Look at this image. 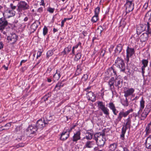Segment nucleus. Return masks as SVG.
Returning <instances> with one entry per match:
<instances>
[{"mask_svg":"<svg viewBox=\"0 0 151 151\" xmlns=\"http://www.w3.org/2000/svg\"><path fill=\"white\" fill-rule=\"evenodd\" d=\"M120 57L117 58V66H119L120 69V71L124 72L125 70V65L123 60L120 59Z\"/></svg>","mask_w":151,"mask_h":151,"instance_id":"nucleus-12","label":"nucleus"},{"mask_svg":"<svg viewBox=\"0 0 151 151\" xmlns=\"http://www.w3.org/2000/svg\"><path fill=\"white\" fill-rule=\"evenodd\" d=\"M148 63V61L147 60H142V63L143 65L147 66Z\"/></svg>","mask_w":151,"mask_h":151,"instance_id":"nucleus-52","label":"nucleus"},{"mask_svg":"<svg viewBox=\"0 0 151 151\" xmlns=\"http://www.w3.org/2000/svg\"><path fill=\"white\" fill-rule=\"evenodd\" d=\"M141 112H140L139 113V115H138V113H133V115L135 116V117H136L137 116H138L139 118H140V113Z\"/></svg>","mask_w":151,"mask_h":151,"instance_id":"nucleus-62","label":"nucleus"},{"mask_svg":"<svg viewBox=\"0 0 151 151\" xmlns=\"http://www.w3.org/2000/svg\"><path fill=\"white\" fill-rule=\"evenodd\" d=\"M134 91V89L132 88H128L126 90L124 89V96L127 98L129 96H132Z\"/></svg>","mask_w":151,"mask_h":151,"instance_id":"nucleus-15","label":"nucleus"},{"mask_svg":"<svg viewBox=\"0 0 151 151\" xmlns=\"http://www.w3.org/2000/svg\"><path fill=\"white\" fill-rule=\"evenodd\" d=\"M145 101L143 99V97H142L140 101L139 109L138 112V114L139 115L140 112H141L145 107Z\"/></svg>","mask_w":151,"mask_h":151,"instance_id":"nucleus-23","label":"nucleus"},{"mask_svg":"<svg viewBox=\"0 0 151 151\" xmlns=\"http://www.w3.org/2000/svg\"><path fill=\"white\" fill-rule=\"evenodd\" d=\"M104 134L101 132L96 133H95L93 136V139H94L96 141H98V140L101 139H100L102 138L103 137H104Z\"/></svg>","mask_w":151,"mask_h":151,"instance_id":"nucleus-19","label":"nucleus"},{"mask_svg":"<svg viewBox=\"0 0 151 151\" xmlns=\"http://www.w3.org/2000/svg\"><path fill=\"white\" fill-rule=\"evenodd\" d=\"M64 86V84L62 83V82H59L55 86V88L57 90H59L61 87H63Z\"/></svg>","mask_w":151,"mask_h":151,"instance_id":"nucleus-35","label":"nucleus"},{"mask_svg":"<svg viewBox=\"0 0 151 151\" xmlns=\"http://www.w3.org/2000/svg\"><path fill=\"white\" fill-rule=\"evenodd\" d=\"M133 111V109H131L125 112H124L122 111H120L117 118L115 120V123L116 125L119 122L121 121L122 117L125 118L130 113L132 112Z\"/></svg>","mask_w":151,"mask_h":151,"instance_id":"nucleus-1","label":"nucleus"},{"mask_svg":"<svg viewBox=\"0 0 151 151\" xmlns=\"http://www.w3.org/2000/svg\"><path fill=\"white\" fill-rule=\"evenodd\" d=\"M122 147L123 149V151H129V150L126 147L123 146H122Z\"/></svg>","mask_w":151,"mask_h":151,"instance_id":"nucleus-60","label":"nucleus"},{"mask_svg":"<svg viewBox=\"0 0 151 151\" xmlns=\"http://www.w3.org/2000/svg\"><path fill=\"white\" fill-rule=\"evenodd\" d=\"M10 7L11 8V9L13 10H14L16 8V6L14 5V4L12 3L10 4Z\"/></svg>","mask_w":151,"mask_h":151,"instance_id":"nucleus-53","label":"nucleus"},{"mask_svg":"<svg viewBox=\"0 0 151 151\" xmlns=\"http://www.w3.org/2000/svg\"><path fill=\"white\" fill-rule=\"evenodd\" d=\"M108 107L110 109L112 110L113 113L114 115H116L118 112L114 104L112 102H110L109 104Z\"/></svg>","mask_w":151,"mask_h":151,"instance_id":"nucleus-18","label":"nucleus"},{"mask_svg":"<svg viewBox=\"0 0 151 151\" xmlns=\"http://www.w3.org/2000/svg\"><path fill=\"white\" fill-rule=\"evenodd\" d=\"M148 2H146L145 4L144 5L143 8V9H144V10H145L147 9V8L148 7Z\"/></svg>","mask_w":151,"mask_h":151,"instance_id":"nucleus-54","label":"nucleus"},{"mask_svg":"<svg viewBox=\"0 0 151 151\" xmlns=\"http://www.w3.org/2000/svg\"><path fill=\"white\" fill-rule=\"evenodd\" d=\"M17 10L20 12L23 10H25L28 9L29 8V6L27 4L25 1H20L17 5Z\"/></svg>","mask_w":151,"mask_h":151,"instance_id":"nucleus-4","label":"nucleus"},{"mask_svg":"<svg viewBox=\"0 0 151 151\" xmlns=\"http://www.w3.org/2000/svg\"><path fill=\"white\" fill-rule=\"evenodd\" d=\"M16 12L10 8H6L4 10L3 13L4 17L6 18H9L14 16Z\"/></svg>","mask_w":151,"mask_h":151,"instance_id":"nucleus-3","label":"nucleus"},{"mask_svg":"<svg viewBox=\"0 0 151 151\" xmlns=\"http://www.w3.org/2000/svg\"><path fill=\"white\" fill-rule=\"evenodd\" d=\"M60 77V72H58L57 70H56V73L53 76V77L55 78V80H58Z\"/></svg>","mask_w":151,"mask_h":151,"instance_id":"nucleus-38","label":"nucleus"},{"mask_svg":"<svg viewBox=\"0 0 151 151\" xmlns=\"http://www.w3.org/2000/svg\"><path fill=\"white\" fill-rule=\"evenodd\" d=\"M96 142L97 145L100 147H103L106 141V139L103 137L102 138L100 139Z\"/></svg>","mask_w":151,"mask_h":151,"instance_id":"nucleus-20","label":"nucleus"},{"mask_svg":"<svg viewBox=\"0 0 151 151\" xmlns=\"http://www.w3.org/2000/svg\"><path fill=\"white\" fill-rule=\"evenodd\" d=\"M99 19V16H97L94 15L92 17L91 19V21L93 23L96 22Z\"/></svg>","mask_w":151,"mask_h":151,"instance_id":"nucleus-32","label":"nucleus"},{"mask_svg":"<svg viewBox=\"0 0 151 151\" xmlns=\"http://www.w3.org/2000/svg\"><path fill=\"white\" fill-rule=\"evenodd\" d=\"M71 50V47L69 46L68 47L65 48L63 51L64 53V54H66L68 53Z\"/></svg>","mask_w":151,"mask_h":151,"instance_id":"nucleus-37","label":"nucleus"},{"mask_svg":"<svg viewBox=\"0 0 151 151\" xmlns=\"http://www.w3.org/2000/svg\"><path fill=\"white\" fill-rule=\"evenodd\" d=\"M95 142L93 141H87L86 143L84 148H91L95 145Z\"/></svg>","mask_w":151,"mask_h":151,"instance_id":"nucleus-24","label":"nucleus"},{"mask_svg":"<svg viewBox=\"0 0 151 151\" xmlns=\"http://www.w3.org/2000/svg\"><path fill=\"white\" fill-rule=\"evenodd\" d=\"M40 5L45 6V3H44V0H41L40 2Z\"/></svg>","mask_w":151,"mask_h":151,"instance_id":"nucleus-56","label":"nucleus"},{"mask_svg":"<svg viewBox=\"0 0 151 151\" xmlns=\"http://www.w3.org/2000/svg\"><path fill=\"white\" fill-rule=\"evenodd\" d=\"M94 15L99 16V14L100 12V8L98 6L95 9Z\"/></svg>","mask_w":151,"mask_h":151,"instance_id":"nucleus-39","label":"nucleus"},{"mask_svg":"<svg viewBox=\"0 0 151 151\" xmlns=\"http://www.w3.org/2000/svg\"><path fill=\"white\" fill-rule=\"evenodd\" d=\"M120 26L124 27L126 24V22L125 21L124 19H122L120 22Z\"/></svg>","mask_w":151,"mask_h":151,"instance_id":"nucleus-47","label":"nucleus"},{"mask_svg":"<svg viewBox=\"0 0 151 151\" xmlns=\"http://www.w3.org/2000/svg\"><path fill=\"white\" fill-rule=\"evenodd\" d=\"M145 144L146 147L147 149H151V139H146Z\"/></svg>","mask_w":151,"mask_h":151,"instance_id":"nucleus-31","label":"nucleus"},{"mask_svg":"<svg viewBox=\"0 0 151 151\" xmlns=\"http://www.w3.org/2000/svg\"><path fill=\"white\" fill-rule=\"evenodd\" d=\"M149 35L148 32L142 33L140 36V40L141 41L145 42L147 41Z\"/></svg>","mask_w":151,"mask_h":151,"instance_id":"nucleus-21","label":"nucleus"},{"mask_svg":"<svg viewBox=\"0 0 151 151\" xmlns=\"http://www.w3.org/2000/svg\"><path fill=\"white\" fill-rule=\"evenodd\" d=\"M43 11V8L42 7H40L37 10V12H38L41 13Z\"/></svg>","mask_w":151,"mask_h":151,"instance_id":"nucleus-55","label":"nucleus"},{"mask_svg":"<svg viewBox=\"0 0 151 151\" xmlns=\"http://www.w3.org/2000/svg\"><path fill=\"white\" fill-rule=\"evenodd\" d=\"M49 118L51 117V116H50L49 117ZM43 120H44V122H46L47 123V125H48L49 124V122L51 120V119L49 118V119H47V118H42Z\"/></svg>","mask_w":151,"mask_h":151,"instance_id":"nucleus-48","label":"nucleus"},{"mask_svg":"<svg viewBox=\"0 0 151 151\" xmlns=\"http://www.w3.org/2000/svg\"><path fill=\"white\" fill-rule=\"evenodd\" d=\"M110 69L111 71H112L113 72L114 75H115L116 76V71L114 70L112 68H110Z\"/></svg>","mask_w":151,"mask_h":151,"instance_id":"nucleus-58","label":"nucleus"},{"mask_svg":"<svg viewBox=\"0 0 151 151\" xmlns=\"http://www.w3.org/2000/svg\"><path fill=\"white\" fill-rule=\"evenodd\" d=\"M97 104L98 108L100 109L104 114L107 115L109 114V109L105 107L104 104L103 102L98 101L97 102Z\"/></svg>","mask_w":151,"mask_h":151,"instance_id":"nucleus-6","label":"nucleus"},{"mask_svg":"<svg viewBox=\"0 0 151 151\" xmlns=\"http://www.w3.org/2000/svg\"><path fill=\"white\" fill-rule=\"evenodd\" d=\"M135 52L134 48L128 46L126 50L127 57H131L133 56Z\"/></svg>","mask_w":151,"mask_h":151,"instance_id":"nucleus-17","label":"nucleus"},{"mask_svg":"<svg viewBox=\"0 0 151 151\" xmlns=\"http://www.w3.org/2000/svg\"><path fill=\"white\" fill-rule=\"evenodd\" d=\"M53 54V51L52 50L48 51L47 53V57H50Z\"/></svg>","mask_w":151,"mask_h":151,"instance_id":"nucleus-50","label":"nucleus"},{"mask_svg":"<svg viewBox=\"0 0 151 151\" xmlns=\"http://www.w3.org/2000/svg\"><path fill=\"white\" fill-rule=\"evenodd\" d=\"M81 131L80 130L76 131L73 133V135L71 138V140L73 142L77 143L78 141L81 139Z\"/></svg>","mask_w":151,"mask_h":151,"instance_id":"nucleus-9","label":"nucleus"},{"mask_svg":"<svg viewBox=\"0 0 151 151\" xmlns=\"http://www.w3.org/2000/svg\"><path fill=\"white\" fill-rule=\"evenodd\" d=\"M8 22L4 18H0V30L2 32L7 25Z\"/></svg>","mask_w":151,"mask_h":151,"instance_id":"nucleus-13","label":"nucleus"},{"mask_svg":"<svg viewBox=\"0 0 151 151\" xmlns=\"http://www.w3.org/2000/svg\"><path fill=\"white\" fill-rule=\"evenodd\" d=\"M55 10V9L54 8H52L49 7L47 8V11L50 13H52L54 12Z\"/></svg>","mask_w":151,"mask_h":151,"instance_id":"nucleus-43","label":"nucleus"},{"mask_svg":"<svg viewBox=\"0 0 151 151\" xmlns=\"http://www.w3.org/2000/svg\"><path fill=\"white\" fill-rule=\"evenodd\" d=\"M65 134H63V132L61 134V136L60 138V139L62 141H65L68 138H65Z\"/></svg>","mask_w":151,"mask_h":151,"instance_id":"nucleus-44","label":"nucleus"},{"mask_svg":"<svg viewBox=\"0 0 151 151\" xmlns=\"http://www.w3.org/2000/svg\"><path fill=\"white\" fill-rule=\"evenodd\" d=\"M4 47V44L2 42H0V50L2 49Z\"/></svg>","mask_w":151,"mask_h":151,"instance_id":"nucleus-61","label":"nucleus"},{"mask_svg":"<svg viewBox=\"0 0 151 151\" xmlns=\"http://www.w3.org/2000/svg\"><path fill=\"white\" fill-rule=\"evenodd\" d=\"M47 125V123L46 122H44V120L42 119H39L36 124V126L39 132Z\"/></svg>","mask_w":151,"mask_h":151,"instance_id":"nucleus-7","label":"nucleus"},{"mask_svg":"<svg viewBox=\"0 0 151 151\" xmlns=\"http://www.w3.org/2000/svg\"><path fill=\"white\" fill-rule=\"evenodd\" d=\"M122 104L124 106H127L129 105V103L127 98L125 99H122L121 101Z\"/></svg>","mask_w":151,"mask_h":151,"instance_id":"nucleus-34","label":"nucleus"},{"mask_svg":"<svg viewBox=\"0 0 151 151\" xmlns=\"http://www.w3.org/2000/svg\"><path fill=\"white\" fill-rule=\"evenodd\" d=\"M150 27L148 29V30H147V31L149 34H151V25H150Z\"/></svg>","mask_w":151,"mask_h":151,"instance_id":"nucleus-63","label":"nucleus"},{"mask_svg":"<svg viewBox=\"0 0 151 151\" xmlns=\"http://www.w3.org/2000/svg\"><path fill=\"white\" fill-rule=\"evenodd\" d=\"M145 131L146 134H148L151 132V127H146Z\"/></svg>","mask_w":151,"mask_h":151,"instance_id":"nucleus-41","label":"nucleus"},{"mask_svg":"<svg viewBox=\"0 0 151 151\" xmlns=\"http://www.w3.org/2000/svg\"><path fill=\"white\" fill-rule=\"evenodd\" d=\"M126 2L124 5L126 8V12L127 14L132 11L134 8V4L133 0H126Z\"/></svg>","mask_w":151,"mask_h":151,"instance_id":"nucleus-2","label":"nucleus"},{"mask_svg":"<svg viewBox=\"0 0 151 151\" xmlns=\"http://www.w3.org/2000/svg\"><path fill=\"white\" fill-rule=\"evenodd\" d=\"M124 126H123V127H124V128H127V129L128 128H130L131 125V121L129 116L128 117L124 120Z\"/></svg>","mask_w":151,"mask_h":151,"instance_id":"nucleus-22","label":"nucleus"},{"mask_svg":"<svg viewBox=\"0 0 151 151\" xmlns=\"http://www.w3.org/2000/svg\"><path fill=\"white\" fill-rule=\"evenodd\" d=\"M81 54L79 52H78L76 55V57H81Z\"/></svg>","mask_w":151,"mask_h":151,"instance_id":"nucleus-64","label":"nucleus"},{"mask_svg":"<svg viewBox=\"0 0 151 151\" xmlns=\"http://www.w3.org/2000/svg\"><path fill=\"white\" fill-rule=\"evenodd\" d=\"M127 129V128H124V127H123L122 128V132L120 134V137L122 140H124L125 134Z\"/></svg>","mask_w":151,"mask_h":151,"instance_id":"nucleus-28","label":"nucleus"},{"mask_svg":"<svg viewBox=\"0 0 151 151\" xmlns=\"http://www.w3.org/2000/svg\"><path fill=\"white\" fill-rule=\"evenodd\" d=\"M93 134L92 132H87L84 138L87 140H91L92 138Z\"/></svg>","mask_w":151,"mask_h":151,"instance_id":"nucleus-27","label":"nucleus"},{"mask_svg":"<svg viewBox=\"0 0 151 151\" xmlns=\"http://www.w3.org/2000/svg\"><path fill=\"white\" fill-rule=\"evenodd\" d=\"M17 38L18 37L15 33H12L7 37V40L8 42L13 44L17 41Z\"/></svg>","mask_w":151,"mask_h":151,"instance_id":"nucleus-10","label":"nucleus"},{"mask_svg":"<svg viewBox=\"0 0 151 151\" xmlns=\"http://www.w3.org/2000/svg\"><path fill=\"white\" fill-rule=\"evenodd\" d=\"M109 86V89L110 90L112 93L113 92V91L114 90V84H108Z\"/></svg>","mask_w":151,"mask_h":151,"instance_id":"nucleus-40","label":"nucleus"},{"mask_svg":"<svg viewBox=\"0 0 151 151\" xmlns=\"http://www.w3.org/2000/svg\"><path fill=\"white\" fill-rule=\"evenodd\" d=\"M149 113L145 111V109L141 114H140V118L141 120H144L148 114Z\"/></svg>","mask_w":151,"mask_h":151,"instance_id":"nucleus-25","label":"nucleus"},{"mask_svg":"<svg viewBox=\"0 0 151 151\" xmlns=\"http://www.w3.org/2000/svg\"><path fill=\"white\" fill-rule=\"evenodd\" d=\"M105 53V51L104 50H102L101 53L100 55L101 56H103L104 55V54Z\"/></svg>","mask_w":151,"mask_h":151,"instance_id":"nucleus-59","label":"nucleus"},{"mask_svg":"<svg viewBox=\"0 0 151 151\" xmlns=\"http://www.w3.org/2000/svg\"><path fill=\"white\" fill-rule=\"evenodd\" d=\"M115 80L113 77H111L109 81L108 84H114Z\"/></svg>","mask_w":151,"mask_h":151,"instance_id":"nucleus-42","label":"nucleus"},{"mask_svg":"<svg viewBox=\"0 0 151 151\" xmlns=\"http://www.w3.org/2000/svg\"><path fill=\"white\" fill-rule=\"evenodd\" d=\"M117 143H116L111 144L109 147V150L110 151H115L117 149Z\"/></svg>","mask_w":151,"mask_h":151,"instance_id":"nucleus-26","label":"nucleus"},{"mask_svg":"<svg viewBox=\"0 0 151 151\" xmlns=\"http://www.w3.org/2000/svg\"><path fill=\"white\" fill-rule=\"evenodd\" d=\"M48 32V29L47 27L46 26H45L43 31V34L44 35H45L47 34Z\"/></svg>","mask_w":151,"mask_h":151,"instance_id":"nucleus-46","label":"nucleus"},{"mask_svg":"<svg viewBox=\"0 0 151 151\" xmlns=\"http://www.w3.org/2000/svg\"><path fill=\"white\" fill-rule=\"evenodd\" d=\"M37 27L38 25L35 22L33 23L31 26L32 28L34 30H35L37 28Z\"/></svg>","mask_w":151,"mask_h":151,"instance_id":"nucleus-45","label":"nucleus"},{"mask_svg":"<svg viewBox=\"0 0 151 151\" xmlns=\"http://www.w3.org/2000/svg\"><path fill=\"white\" fill-rule=\"evenodd\" d=\"M123 80L120 78L117 77L115 80L114 85L117 88V89L119 90L122 86Z\"/></svg>","mask_w":151,"mask_h":151,"instance_id":"nucleus-11","label":"nucleus"},{"mask_svg":"<svg viewBox=\"0 0 151 151\" xmlns=\"http://www.w3.org/2000/svg\"><path fill=\"white\" fill-rule=\"evenodd\" d=\"M122 45L121 44H119L118 45L115 50V52L119 53L122 51Z\"/></svg>","mask_w":151,"mask_h":151,"instance_id":"nucleus-29","label":"nucleus"},{"mask_svg":"<svg viewBox=\"0 0 151 151\" xmlns=\"http://www.w3.org/2000/svg\"><path fill=\"white\" fill-rule=\"evenodd\" d=\"M79 46H80L81 48L82 47L81 43L80 42H79L78 44H76L73 47L72 51V53L73 54H75V49L77 48Z\"/></svg>","mask_w":151,"mask_h":151,"instance_id":"nucleus-30","label":"nucleus"},{"mask_svg":"<svg viewBox=\"0 0 151 151\" xmlns=\"http://www.w3.org/2000/svg\"><path fill=\"white\" fill-rule=\"evenodd\" d=\"M75 126H74L68 128H65L63 132V134H65V138H68L70 136V132L74 128Z\"/></svg>","mask_w":151,"mask_h":151,"instance_id":"nucleus-16","label":"nucleus"},{"mask_svg":"<svg viewBox=\"0 0 151 151\" xmlns=\"http://www.w3.org/2000/svg\"><path fill=\"white\" fill-rule=\"evenodd\" d=\"M49 118L51 117V116H50L49 117ZM43 120H44V122H46L47 123V125H48L49 124V122L51 120V119L49 118V119H47V118H42Z\"/></svg>","mask_w":151,"mask_h":151,"instance_id":"nucleus-49","label":"nucleus"},{"mask_svg":"<svg viewBox=\"0 0 151 151\" xmlns=\"http://www.w3.org/2000/svg\"><path fill=\"white\" fill-rule=\"evenodd\" d=\"M24 146V143H19L17 145V147H23Z\"/></svg>","mask_w":151,"mask_h":151,"instance_id":"nucleus-57","label":"nucleus"},{"mask_svg":"<svg viewBox=\"0 0 151 151\" xmlns=\"http://www.w3.org/2000/svg\"><path fill=\"white\" fill-rule=\"evenodd\" d=\"M90 88L88 87L85 89V91L87 92L86 93V95L87 96L88 100L93 102L96 101V97L93 92L91 91H88V90Z\"/></svg>","mask_w":151,"mask_h":151,"instance_id":"nucleus-8","label":"nucleus"},{"mask_svg":"<svg viewBox=\"0 0 151 151\" xmlns=\"http://www.w3.org/2000/svg\"><path fill=\"white\" fill-rule=\"evenodd\" d=\"M144 109L149 113L150 111L151 110V101L150 103L146 105Z\"/></svg>","mask_w":151,"mask_h":151,"instance_id":"nucleus-36","label":"nucleus"},{"mask_svg":"<svg viewBox=\"0 0 151 151\" xmlns=\"http://www.w3.org/2000/svg\"><path fill=\"white\" fill-rule=\"evenodd\" d=\"M151 17V9L145 15V17H148L149 19Z\"/></svg>","mask_w":151,"mask_h":151,"instance_id":"nucleus-51","label":"nucleus"},{"mask_svg":"<svg viewBox=\"0 0 151 151\" xmlns=\"http://www.w3.org/2000/svg\"><path fill=\"white\" fill-rule=\"evenodd\" d=\"M81 64L78 65L77 66V70L76 74V75H78L81 73L82 68H81Z\"/></svg>","mask_w":151,"mask_h":151,"instance_id":"nucleus-33","label":"nucleus"},{"mask_svg":"<svg viewBox=\"0 0 151 151\" xmlns=\"http://www.w3.org/2000/svg\"><path fill=\"white\" fill-rule=\"evenodd\" d=\"M150 27V24L148 22H147V24H140L137 28V34H138L140 33L141 32L145 30L147 32V30H148V29Z\"/></svg>","mask_w":151,"mask_h":151,"instance_id":"nucleus-5","label":"nucleus"},{"mask_svg":"<svg viewBox=\"0 0 151 151\" xmlns=\"http://www.w3.org/2000/svg\"><path fill=\"white\" fill-rule=\"evenodd\" d=\"M37 131L38 132H39L36 125H30L28 127L27 129V132L29 134H34Z\"/></svg>","mask_w":151,"mask_h":151,"instance_id":"nucleus-14","label":"nucleus"}]
</instances>
